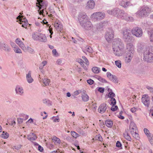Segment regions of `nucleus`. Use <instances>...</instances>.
<instances>
[{"mask_svg": "<svg viewBox=\"0 0 153 153\" xmlns=\"http://www.w3.org/2000/svg\"><path fill=\"white\" fill-rule=\"evenodd\" d=\"M144 51V60L148 62H153V46L146 48Z\"/></svg>", "mask_w": 153, "mask_h": 153, "instance_id": "obj_1", "label": "nucleus"}, {"mask_svg": "<svg viewBox=\"0 0 153 153\" xmlns=\"http://www.w3.org/2000/svg\"><path fill=\"white\" fill-rule=\"evenodd\" d=\"M152 11V8L148 6L144 5L140 7L136 14L140 17H147Z\"/></svg>", "mask_w": 153, "mask_h": 153, "instance_id": "obj_2", "label": "nucleus"}, {"mask_svg": "<svg viewBox=\"0 0 153 153\" xmlns=\"http://www.w3.org/2000/svg\"><path fill=\"white\" fill-rule=\"evenodd\" d=\"M131 32V30L128 28H125L123 30L122 34L123 36V37L125 42H128L131 41L132 38Z\"/></svg>", "mask_w": 153, "mask_h": 153, "instance_id": "obj_3", "label": "nucleus"}, {"mask_svg": "<svg viewBox=\"0 0 153 153\" xmlns=\"http://www.w3.org/2000/svg\"><path fill=\"white\" fill-rule=\"evenodd\" d=\"M37 2L36 3V6L39 8V10H41L43 9L42 10H40L39 13L40 15H44V9H45L48 5L47 2L44 1L43 0H37Z\"/></svg>", "mask_w": 153, "mask_h": 153, "instance_id": "obj_4", "label": "nucleus"}, {"mask_svg": "<svg viewBox=\"0 0 153 153\" xmlns=\"http://www.w3.org/2000/svg\"><path fill=\"white\" fill-rule=\"evenodd\" d=\"M118 18L125 20L127 21L133 22L134 20V18L132 17L129 16L125 13L123 10H121L120 14H118Z\"/></svg>", "mask_w": 153, "mask_h": 153, "instance_id": "obj_5", "label": "nucleus"}, {"mask_svg": "<svg viewBox=\"0 0 153 153\" xmlns=\"http://www.w3.org/2000/svg\"><path fill=\"white\" fill-rule=\"evenodd\" d=\"M131 33L134 36L137 37H141L143 35V31L140 28L136 27L131 30Z\"/></svg>", "mask_w": 153, "mask_h": 153, "instance_id": "obj_6", "label": "nucleus"}, {"mask_svg": "<svg viewBox=\"0 0 153 153\" xmlns=\"http://www.w3.org/2000/svg\"><path fill=\"white\" fill-rule=\"evenodd\" d=\"M124 46L112 47L113 50L114 54L117 56H121L123 53V49Z\"/></svg>", "mask_w": 153, "mask_h": 153, "instance_id": "obj_7", "label": "nucleus"}, {"mask_svg": "<svg viewBox=\"0 0 153 153\" xmlns=\"http://www.w3.org/2000/svg\"><path fill=\"white\" fill-rule=\"evenodd\" d=\"M80 24L83 28L87 30H90L92 27V25L89 19L83 22Z\"/></svg>", "mask_w": 153, "mask_h": 153, "instance_id": "obj_8", "label": "nucleus"}, {"mask_svg": "<svg viewBox=\"0 0 153 153\" xmlns=\"http://www.w3.org/2000/svg\"><path fill=\"white\" fill-rule=\"evenodd\" d=\"M78 19L79 22L80 24L82 23L83 22L88 21L89 19L85 13H81L78 15Z\"/></svg>", "mask_w": 153, "mask_h": 153, "instance_id": "obj_9", "label": "nucleus"}, {"mask_svg": "<svg viewBox=\"0 0 153 153\" xmlns=\"http://www.w3.org/2000/svg\"><path fill=\"white\" fill-rule=\"evenodd\" d=\"M91 16L93 18L100 20L103 19L105 16V15L104 13L97 12L93 13Z\"/></svg>", "mask_w": 153, "mask_h": 153, "instance_id": "obj_10", "label": "nucleus"}, {"mask_svg": "<svg viewBox=\"0 0 153 153\" xmlns=\"http://www.w3.org/2000/svg\"><path fill=\"white\" fill-rule=\"evenodd\" d=\"M121 10L116 8L112 10H107V12L108 14L114 16L118 17V14H120Z\"/></svg>", "mask_w": 153, "mask_h": 153, "instance_id": "obj_11", "label": "nucleus"}, {"mask_svg": "<svg viewBox=\"0 0 153 153\" xmlns=\"http://www.w3.org/2000/svg\"><path fill=\"white\" fill-rule=\"evenodd\" d=\"M105 38L106 40L109 42L114 38V32L112 30H110L108 32L106 33Z\"/></svg>", "mask_w": 153, "mask_h": 153, "instance_id": "obj_12", "label": "nucleus"}, {"mask_svg": "<svg viewBox=\"0 0 153 153\" xmlns=\"http://www.w3.org/2000/svg\"><path fill=\"white\" fill-rule=\"evenodd\" d=\"M142 102L144 105L147 107H148L150 104L149 97L147 95H144L143 96L141 99Z\"/></svg>", "mask_w": 153, "mask_h": 153, "instance_id": "obj_13", "label": "nucleus"}, {"mask_svg": "<svg viewBox=\"0 0 153 153\" xmlns=\"http://www.w3.org/2000/svg\"><path fill=\"white\" fill-rule=\"evenodd\" d=\"M124 46V44L120 39L116 38L114 39L112 43V47L114 46L117 47L118 46Z\"/></svg>", "mask_w": 153, "mask_h": 153, "instance_id": "obj_14", "label": "nucleus"}, {"mask_svg": "<svg viewBox=\"0 0 153 153\" xmlns=\"http://www.w3.org/2000/svg\"><path fill=\"white\" fill-rule=\"evenodd\" d=\"M126 48L128 51V53L133 55L134 53V46L132 43H127L126 45Z\"/></svg>", "mask_w": 153, "mask_h": 153, "instance_id": "obj_15", "label": "nucleus"}, {"mask_svg": "<svg viewBox=\"0 0 153 153\" xmlns=\"http://www.w3.org/2000/svg\"><path fill=\"white\" fill-rule=\"evenodd\" d=\"M108 106L105 103H103L101 104L99 107L98 110L100 113L103 114L106 111Z\"/></svg>", "mask_w": 153, "mask_h": 153, "instance_id": "obj_16", "label": "nucleus"}, {"mask_svg": "<svg viewBox=\"0 0 153 153\" xmlns=\"http://www.w3.org/2000/svg\"><path fill=\"white\" fill-rule=\"evenodd\" d=\"M15 42L19 46V47L23 51H25L26 50V48L24 43L22 42L21 39L19 38H17L15 40Z\"/></svg>", "mask_w": 153, "mask_h": 153, "instance_id": "obj_17", "label": "nucleus"}, {"mask_svg": "<svg viewBox=\"0 0 153 153\" xmlns=\"http://www.w3.org/2000/svg\"><path fill=\"white\" fill-rule=\"evenodd\" d=\"M129 130L131 133H133V132L137 131L136 125L133 122H131L130 123L129 126Z\"/></svg>", "mask_w": 153, "mask_h": 153, "instance_id": "obj_18", "label": "nucleus"}, {"mask_svg": "<svg viewBox=\"0 0 153 153\" xmlns=\"http://www.w3.org/2000/svg\"><path fill=\"white\" fill-rule=\"evenodd\" d=\"M54 25L56 29L58 31L61 32L63 26L60 22H56L54 23Z\"/></svg>", "mask_w": 153, "mask_h": 153, "instance_id": "obj_19", "label": "nucleus"}, {"mask_svg": "<svg viewBox=\"0 0 153 153\" xmlns=\"http://www.w3.org/2000/svg\"><path fill=\"white\" fill-rule=\"evenodd\" d=\"M15 91L16 94L21 96L23 95L24 93L22 88L19 86H17L16 87Z\"/></svg>", "mask_w": 153, "mask_h": 153, "instance_id": "obj_20", "label": "nucleus"}, {"mask_svg": "<svg viewBox=\"0 0 153 153\" xmlns=\"http://www.w3.org/2000/svg\"><path fill=\"white\" fill-rule=\"evenodd\" d=\"M31 71H29L28 73L26 74V76L27 81L29 83L32 82L33 81V79L31 77Z\"/></svg>", "mask_w": 153, "mask_h": 153, "instance_id": "obj_21", "label": "nucleus"}, {"mask_svg": "<svg viewBox=\"0 0 153 153\" xmlns=\"http://www.w3.org/2000/svg\"><path fill=\"white\" fill-rule=\"evenodd\" d=\"M95 5V3L94 1L93 0H90L88 2L87 7L89 9H93Z\"/></svg>", "mask_w": 153, "mask_h": 153, "instance_id": "obj_22", "label": "nucleus"}, {"mask_svg": "<svg viewBox=\"0 0 153 153\" xmlns=\"http://www.w3.org/2000/svg\"><path fill=\"white\" fill-rule=\"evenodd\" d=\"M37 137L36 136V134L33 133H31L27 136L28 139L30 141L35 140L37 138Z\"/></svg>", "mask_w": 153, "mask_h": 153, "instance_id": "obj_23", "label": "nucleus"}, {"mask_svg": "<svg viewBox=\"0 0 153 153\" xmlns=\"http://www.w3.org/2000/svg\"><path fill=\"white\" fill-rule=\"evenodd\" d=\"M133 55L132 54L128 53L127 54L125 58V61L126 63L129 62L133 56Z\"/></svg>", "mask_w": 153, "mask_h": 153, "instance_id": "obj_24", "label": "nucleus"}, {"mask_svg": "<svg viewBox=\"0 0 153 153\" xmlns=\"http://www.w3.org/2000/svg\"><path fill=\"white\" fill-rule=\"evenodd\" d=\"M39 37L38 40L40 42H45L47 40L46 37L44 34L40 33Z\"/></svg>", "mask_w": 153, "mask_h": 153, "instance_id": "obj_25", "label": "nucleus"}, {"mask_svg": "<svg viewBox=\"0 0 153 153\" xmlns=\"http://www.w3.org/2000/svg\"><path fill=\"white\" fill-rule=\"evenodd\" d=\"M105 123L107 126L109 128H111L113 125L112 121L110 120H107L105 121Z\"/></svg>", "mask_w": 153, "mask_h": 153, "instance_id": "obj_26", "label": "nucleus"}, {"mask_svg": "<svg viewBox=\"0 0 153 153\" xmlns=\"http://www.w3.org/2000/svg\"><path fill=\"white\" fill-rule=\"evenodd\" d=\"M2 45L3 46V48L2 49H3L5 51L7 52H9L10 51V48L7 45L4 43V44Z\"/></svg>", "mask_w": 153, "mask_h": 153, "instance_id": "obj_27", "label": "nucleus"}, {"mask_svg": "<svg viewBox=\"0 0 153 153\" xmlns=\"http://www.w3.org/2000/svg\"><path fill=\"white\" fill-rule=\"evenodd\" d=\"M40 33L37 32L33 33L32 35V37L33 39L36 40H38L39 38V35H40Z\"/></svg>", "mask_w": 153, "mask_h": 153, "instance_id": "obj_28", "label": "nucleus"}, {"mask_svg": "<svg viewBox=\"0 0 153 153\" xmlns=\"http://www.w3.org/2000/svg\"><path fill=\"white\" fill-rule=\"evenodd\" d=\"M92 70L94 73L98 74L100 71V69L97 67H94L92 68Z\"/></svg>", "mask_w": 153, "mask_h": 153, "instance_id": "obj_29", "label": "nucleus"}, {"mask_svg": "<svg viewBox=\"0 0 153 153\" xmlns=\"http://www.w3.org/2000/svg\"><path fill=\"white\" fill-rule=\"evenodd\" d=\"M95 77L100 82L102 83H107V82L105 79L102 78L100 76L96 75Z\"/></svg>", "mask_w": 153, "mask_h": 153, "instance_id": "obj_30", "label": "nucleus"}, {"mask_svg": "<svg viewBox=\"0 0 153 153\" xmlns=\"http://www.w3.org/2000/svg\"><path fill=\"white\" fill-rule=\"evenodd\" d=\"M82 100L84 102L87 101L89 99V97L87 94L84 93L82 96Z\"/></svg>", "mask_w": 153, "mask_h": 153, "instance_id": "obj_31", "label": "nucleus"}, {"mask_svg": "<svg viewBox=\"0 0 153 153\" xmlns=\"http://www.w3.org/2000/svg\"><path fill=\"white\" fill-rule=\"evenodd\" d=\"M24 51L25 52L27 51L29 53L32 54L34 53L35 52L34 50L29 46H27L26 48V50Z\"/></svg>", "mask_w": 153, "mask_h": 153, "instance_id": "obj_32", "label": "nucleus"}, {"mask_svg": "<svg viewBox=\"0 0 153 153\" xmlns=\"http://www.w3.org/2000/svg\"><path fill=\"white\" fill-rule=\"evenodd\" d=\"M124 138L128 141H131V138L129 134L127 132H125L124 134Z\"/></svg>", "mask_w": 153, "mask_h": 153, "instance_id": "obj_33", "label": "nucleus"}, {"mask_svg": "<svg viewBox=\"0 0 153 153\" xmlns=\"http://www.w3.org/2000/svg\"><path fill=\"white\" fill-rule=\"evenodd\" d=\"M131 134L132 135L133 137L135 138L137 140L140 138L139 136V134L137 132V131H134V132H133V133H131Z\"/></svg>", "mask_w": 153, "mask_h": 153, "instance_id": "obj_34", "label": "nucleus"}, {"mask_svg": "<svg viewBox=\"0 0 153 153\" xmlns=\"http://www.w3.org/2000/svg\"><path fill=\"white\" fill-rule=\"evenodd\" d=\"M71 134L73 137L75 138L79 136V134L74 131H71Z\"/></svg>", "mask_w": 153, "mask_h": 153, "instance_id": "obj_35", "label": "nucleus"}, {"mask_svg": "<svg viewBox=\"0 0 153 153\" xmlns=\"http://www.w3.org/2000/svg\"><path fill=\"white\" fill-rule=\"evenodd\" d=\"M148 138L150 143L153 145V134H150V135L149 136Z\"/></svg>", "mask_w": 153, "mask_h": 153, "instance_id": "obj_36", "label": "nucleus"}, {"mask_svg": "<svg viewBox=\"0 0 153 153\" xmlns=\"http://www.w3.org/2000/svg\"><path fill=\"white\" fill-rule=\"evenodd\" d=\"M110 80L114 83H117L118 81L117 77L115 75H113Z\"/></svg>", "mask_w": 153, "mask_h": 153, "instance_id": "obj_37", "label": "nucleus"}, {"mask_svg": "<svg viewBox=\"0 0 153 153\" xmlns=\"http://www.w3.org/2000/svg\"><path fill=\"white\" fill-rule=\"evenodd\" d=\"M85 50L89 53H92L93 52L92 48L90 46H86L85 48Z\"/></svg>", "mask_w": 153, "mask_h": 153, "instance_id": "obj_38", "label": "nucleus"}, {"mask_svg": "<svg viewBox=\"0 0 153 153\" xmlns=\"http://www.w3.org/2000/svg\"><path fill=\"white\" fill-rule=\"evenodd\" d=\"M43 82L45 85H48L49 84L50 80L49 79H47L46 78H44V79H43Z\"/></svg>", "mask_w": 153, "mask_h": 153, "instance_id": "obj_39", "label": "nucleus"}, {"mask_svg": "<svg viewBox=\"0 0 153 153\" xmlns=\"http://www.w3.org/2000/svg\"><path fill=\"white\" fill-rule=\"evenodd\" d=\"M13 50L16 53H22V51L18 46H17L16 48H13Z\"/></svg>", "mask_w": 153, "mask_h": 153, "instance_id": "obj_40", "label": "nucleus"}, {"mask_svg": "<svg viewBox=\"0 0 153 153\" xmlns=\"http://www.w3.org/2000/svg\"><path fill=\"white\" fill-rule=\"evenodd\" d=\"M116 65L118 68H120L121 67V62L120 60L116 61L115 62Z\"/></svg>", "mask_w": 153, "mask_h": 153, "instance_id": "obj_41", "label": "nucleus"}, {"mask_svg": "<svg viewBox=\"0 0 153 153\" xmlns=\"http://www.w3.org/2000/svg\"><path fill=\"white\" fill-rule=\"evenodd\" d=\"M144 131L147 137H149V136H150V134L151 135L152 134L149 132V130L146 128H145L144 129Z\"/></svg>", "mask_w": 153, "mask_h": 153, "instance_id": "obj_42", "label": "nucleus"}, {"mask_svg": "<svg viewBox=\"0 0 153 153\" xmlns=\"http://www.w3.org/2000/svg\"><path fill=\"white\" fill-rule=\"evenodd\" d=\"M9 134L8 133L4 131H3L2 134H1V137L4 138H7L9 136Z\"/></svg>", "mask_w": 153, "mask_h": 153, "instance_id": "obj_43", "label": "nucleus"}, {"mask_svg": "<svg viewBox=\"0 0 153 153\" xmlns=\"http://www.w3.org/2000/svg\"><path fill=\"white\" fill-rule=\"evenodd\" d=\"M111 105H114L116 104V101L115 98H111Z\"/></svg>", "mask_w": 153, "mask_h": 153, "instance_id": "obj_44", "label": "nucleus"}, {"mask_svg": "<svg viewBox=\"0 0 153 153\" xmlns=\"http://www.w3.org/2000/svg\"><path fill=\"white\" fill-rule=\"evenodd\" d=\"M115 96V94L112 91H110L108 94V96L111 98H113Z\"/></svg>", "mask_w": 153, "mask_h": 153, "instance_id": "obj_45", "label": "nucleus"}, {"mask_svg": "<svg viewBox=\"0 0 153 153\" xmlns=\"http://www.w3.org/2000/svg\"><path fill=\"white\" fill-rule=\"evenodd\" d=\"M53 140L55 142H56L57 143H60L61 142V140L60 139L56 137H53Z\"/></svg>", "mask_w": 153, "mask_h": 153, "instance_id": "obj_46", "label": "nucleus"}, {"mask_svg": "<svg viewBox=\"0 0 153 153\" xmlns=\"http://www.w3.org/2000/svg\"><path fill=\"white\" fill-rule=\"evenodd\" d=\"M96 139L100 141H102V137L100 135H98L95 136Z\"/></svg>", "mask_w": 153, "mask_h": 153, "instance_id": "obj_47", "label": "nucleus"}, {"mask_svg": "<svg viewBox=\"0 0 153 153\" xmlns=\"http://www.w3.org/2000/svg\"><path fill=\"white\" fill-rule=\"evenodd\" d=\"M114 106V105H112V106L111 107V110L113 111H116L118 108V106L117 105Z\"/></svg>", "mask_w": 153, "mask_h": 153, "instance_id": "obj_48", "label": "nucleus"}, {"mask_svg": "<svg viewBox=\"0 0 153 153\" xmlns=\"http://www.w3.org/2000/svg\"><path fill=\"white\" fill-rule=\"evenodd\" d=\"M52 53L54 56H59V54L57 52L56 49H53L52 50Z\"/></svg>", "mask_w": 153, "mask_h": 153, "instance_id": "obj_49", "label": "nucleus"}, {"mask_svg": "<svg viewBox=\"0 0 153 153\" xmlns=\"http://www.w3.org/2000/svg\"><path fill=\"white\" fill-rule=\"evenodd\" d=\"M150 39L151 42H153V28L151 30Z\"/></svg>", "mask_w": 153, "mask_h": 153, "instance_id": "obj_50", "label": "nucleus"}, {"mask_svg": "<svg viewBox=\"0 0 153 153\" xmlns=\"http://www.w3.org/2000/svg\"><path fill=\"white\" fill-rule=\"evenodd\" d=\"M43 102L45 104L47 105H49V104L50 103V101L48 100L45 99L43 100Z\"/></svg>", "mask_w": 153, "mask_h": 153, "instance_id": "obj_51", "label": "nucleus"}, {"mask_svg": "<svg viewBox=\"0 0 153 153\" xmlns=\"http://www.w3.org/2000/svg\"><path fill=\"white\" fill-rule=\"evenodd\" d=\"M125 5L126 6H124V7L126 8L128 6H132V4L130 1H126Z\"/></svg>", "mask_w": 153, "mask_h": 153, "instance_id": "obj_52", "label": "nucleus"}, {"mask_svg": "<svg viewBox=\"0 0 153 153\" xmlns=\"http://www.w3.org/2000/svg\"><path fill=\"white\" fill-rule=\"evenodd\" d=\"M126 2V1L124 0H123L120 1V4L121 6L124 7L125 6H126L125 5Z\"/></svg>", "mask_w": 153, "mask_h": 153, "instance_id": "obj_53", "label": "nucleus"}, {"mask_svg": "<svg viewBox=\"0 0 153 153\" xmlns=\"http://www.w3.org/2000/svg\"><path fill=\"white\" fill-rule=\"evenodd\" d=\"M146 88L150 92L153 93V87L147 86H146Z\"/></svg>", "mask_w": 153, "mask_h": 153, "instance_id": "obj_54", "label": "nucleus"}, {"mask_svg": "<svg viewBox=\"0 0 153 153\" xmlns=\"http://www.w3.org/2000/svg\"><path fill=\"white\" fill-rule=\"evenodd\" d=\"M87 82L90 85H92L93 84L94 81L92 79H90L87 80Z\"/></svg>", "mask_w": 153, "mask_h": 153, "instance_id": "obj_55", "label": "nucleus"}, {"mask_svg": "<svg viewBox=\"0 0 153 153\" xmlns=\"http://www.w3.org/2000/svg\"><path fill=\"white\" fill-rule=\"evenodd\" d=\"M113 75H111V73L109 72L107 73V76L109 78V79H111Z\"/></svg>", "mask_w": 153, "mask_h": 153, "instance_id": "obj_56", "label": "nucleus"}, {"mask_svg": "<svg viewBox=\"0 0 153 153\" xmlns=\"http://www.w3.org/2000/svg\"><path fill=\"white\" fill-rule=\"evenodd\" d=\"M116 146L118 148L121 147L122 146L121 143L119 141H117L116 143Z\"/></svg>", "mask_w": 153, "mask_h": 153, "instance_id": "obj_57", "label": "nucleus"}, {"mask_svg": "<svg viewBox=\"0 0 153 153\" xmlns=\"http://www.w3.org/2000/svg\"><path fill=\"white\" fill-rule=\"evenodd\" d=\"M98 91L100 93H103L104 91V88L102 87H99L98 89Z\"/></svg>", "mask_w": 153, "mask_h": 153, "instance_id": "obj_58", "label": "nucleus"}, {"mask_svg": "<svg viewBox=\"0 0 153 153\" xmlns=\"http://www.w3.org/2000/svg\"><path fill=\"white\" fill-rule=\"evenodd\" d=\"M24 119L22 118H18L17 119L18 122L19 124H21L23 121Z\"/></svg>", "mask_w": 153, "mask_h": 153, "instance_id": "obj_59", "label": "nucleus"}, {"mask_svg": "<svg viewBox=\"0 0 153 153\" xmlns=\"http://www.w3.org/2000/svg\"><path fill=\"white\" fill-rule=\"evenodd\" d=\"M56 63L58 65H62V61L61 59H58L56 61Z\"/></svg>", "mask_w": 153, "mask_h": 153, "instance_id": "obj_60", "label": "nucleus"}, {"mask_svg": "<svg viewBox=\"0 0 153 153\" xmlns=\"http://www.w3.org/2000/svg\"><path fill=\"white\" fill-rule=\"evenodd\" d=\"M10 45L13 48H16L17 46L16 45V44L13 42H11Z\"/></svg>", "mask_w": 153, "mask_h": 153, "instance_id": "obj_61", "label": "nucleus"}, {"mask_svg": "<svg viewBox=\"0 0 153 153\" xmlns=\"http://www.w3.org/2000/svg\"><path fill=\"white\" fill-rule=\"evenodd\" d=\"M22 16H18L17 17V19H19V20L20 21V22H19V23L20 24H22V23L21 22H22Z\"/></svg>", "mask_w": 153, "mask_h": 153, "instance_id": "obj_62", "label": "nucleus"}, {"mask_svg": "<svg viewBox=\"0 0 153 153\" xmlns=\"http://www.w3.org/2000/svg\"><path fill=\"white\" fill-rule=\"evenodd\" d=\"M21 145H19L18 146H13V147L14 148L17 150H19V149H20L21 148Z\"/></svg>", "mask_w": 153, "mask_h": 153, "instance_id": "obj_63", "label": "nucleus"}, {"mask_svg": "<svg viewBox=\"0 0 153 153\" xmlns=\"http://www.w3.org/2000/svg\"><path fill=\"white\" fill-rule=\"evenodd\" d=\"M38 150L42 152L43 151V147H42L40 145H39L38 147Z\"/></svg>", "mask_w": 153, "mask_h": 153, "instance_id": "obj_64", "label": "nucleus"}]
</instances>
